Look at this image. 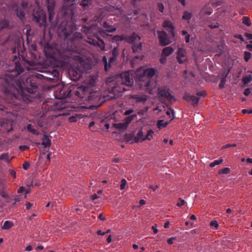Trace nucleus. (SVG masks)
I'll return each mask as SVG.
<instances>
[{"mask_svg":"<svg viewBox=\"0 0 252 252\" xmlns=\"http://www.w3.org/2000/svg\"><path fill=\"white\" fill-rule=\"evenodd\" d=\"M20 58L16 55L13 56L12 64L14 68L10 71L4 74V78H0V86L4 88V92L12 94L17 99L22 100L29 103L32 101V94L37 91L38 86L40 84V80L45 79L52 80L58 79L59 72L57 69L49 67L44 68L40 71L41 73H35L28 77L23 84L16 78L17 76L24 71V67L19 63Z\"/></svg>","mask_w":252,"mask_h":252,"instance_id":"1","label":"nucleus"},{"mask_svg":"<svg viewBox=\"0 0 252 252\" xmlns=\"http://www.w3.org/2000/svg\"><path fill=\"white\" fill-rule=\"evenodd\" d=\"M133 83V77L129 71L121 73L112 82L108 91L111 95L107 99H111L119 97L122 93L129 90Z\"/></svg>","mask_w":252,"mask_h":252,"instance_id":"2","label":"nucleus"},{"mask_svg":"<svg viewBox=\"0 0 252 252\" xmlns=\"http://www.w3.org/2000/svg\"><path fill=\"white\" fill-rule=\"evenodd\" d=\"M102 26L104 28L107 29L106 30H100L98 31L97 33L94 35L93 37L88 36L87 42L91 45H93L95 47H98L101 51H104L105 48V44L104 41L99 38L98 34L102 37H104V34H106L107 32L112 33L116 31V27H113V26L109 25L107 22H104L103 23Z\"/></svg>","mask_w":252,"mask_h":252,"instance_id":"3","label":"nucleus"},{"mask_svg":"<svg viewBox=\"0 0 252 252\" xmlns=\"http://www.w3.org/2000/svg\"><path fill=\"white\" fill-rule=\"evenodd\" d=\"M155 71L154 68H151L146 69L143 73V75L139 77V81L141 82L140 85L147 88L149 87L151 78L154 76Z\"/></svg>","mask_w":252,"mask_h":252,"instance_id":"4","label":"nucleus"},{"mask_svg":"<svg viewBox=\"0 0 252 252\" xmlns=\"http://www.w3.org/2000/svg\"><path fill=\"white\" fill-rule=\"evenodd\" d=\"M112 57L110 58L109 63H107V59L105 56L102 57V62L104 64V69L106 71H107L111 66V63H113L119 54V50L118 47H115L113 49L111 52Z\"/></svg>","mask_w":252,"mask_h":252,"instance_id":"5","label":"nucleus"},{"mask_svg":"<svg viewBox=\"0 0 252 252\" xmlns=\"http://www.w3.org/2000/svg\"><path fill=\"white\" fill-rule=\"evenodd\" d=\"M32 20L39 25V26H45L46 24V16L45 13L40 9L34 11Z\"/></svg>","mask_w":252,"mask_h":252,"instance_id":"6","label":"nucleus"},{"mask_svg":"<svg viewBox=\"0 0 252 252\" xmlns=\"http://www.w3.org/2000/svg\"><path fill=\"white\" fill-rule=\"evenodd\" d=\"M158 94L159 98H164L168 101H171L173 99L176 100L174 97L171 94V91L167 86H161L158 87Z\"/></svg>","mask_w":252,"mask_h":252,"instance_id":"7","label":"nucleus"},{"mask_svg":"<svg viewBox=\"0 0 252 252\" xmlns=\"http://www.w3.org/2000/svg\"><path fill=\"white\" fill-rule=\"evenodd\" d=\"M72 57L70 51L64 52L59 51L58 56L55 58L57 62H60L62 64L70 63Z\"/></svg>","mask_w":252,"mask_h":252,"instance_id":"8","label":"nucleus"},{"mask_svg":"<svg viewBox=\"0 0 252 252\" xmlns=\"http://www.w3.org/2000/svg\"><path fill=\"white\" fill-rule=\"evenodd\" d=\"M159 43L161 46H166L172 42V36H168L164 31H157Z\"/></svg>","mask_w":252,"mask_h":252,"instance_id":"9","label":"nucleus"},{"mask_svg":"<svg viewBox=\"0 0 252 252\" xmlns=\"http://www.w3.org/2000/svg\"><path fill=\"white\" fill-rule=\"evenodd\" d=\"M71 96V91L67 87H63L60 91H57L56 92V97L60 99L70 97Z\"/></svg>","mask_w":252,"mask_h":252,"instance_id":"10","label":"nucleus"},{"mask_svg":"<svg viewBox=\"0 0 252 252\" xmlns=\"http://www.w3.org/2000/svg\"><path fill=\"white\" fill-rule=\"evenodd\" d=\"M47 8L49 15V20L51 21L55 15L54 9L55 6V0H46Z\"/></svg>","mask_w":252,"mask_h":252,"instance_id":"11","label":"nucleus"},{"mask_svg":"<svg viewBox=\"0 0 252 252\" xmlns=\"http://www.w3.org/2000/svg\"><path fill=\"white\" fill-rule=\"evenodd\" d=\"M176 58L178 63L180 64L184 63L188 61V58L186 56V52L181 48L178 49Z\"/></svg>","mask_w":252,"mask_h":252,"instance_id":"12","label":"nucleus"},{"mask_svg":"<svg viewBox=\"0 0 252 252\" xmlns=\"http://www.w3.org/2000/svg\"><path fill=\"white\" fill-rule=\"evenodd\" d=\"M183 99L190 103L193 106L197 105L199 100V97H197L193 95H190L189 94L186 93L184 96Z\"/></svg>","mask_w":252,"mask_h":252,"instance_id":"13","label":"nucleus"},{"mask_svg":"<svg viewBox=\"0 0 252 252\" xmlns=\"http://www.w3.org/2000/svg\"><path fill=\"white\" fill-rule=\"evenodd\" d=\"M140 37L134 32H133L130 35H125V41L128 43H132L133 44L137 41H140Z\"/></svg>","mask_w":252,"mask_h":252,"instance_id":"14","label":"nucleus"},{"mask_svg":"<svg viewBox=\"0 0 252 252\" xmlns=\"http://www.w3.org/2000/svg\"><path fill=\"white\" fill-rule=\"evenodd\" d=\"M136 103H145L148 100V96L145 94H134L131 97Z\"/></svg>","mask_w":252,"mask_h":252,"instance_id":"15","label":"nucleus"},{"mask_svg":"<svg viewBox=\"0 0 252 252\" xmlns=\"http://www.w3.org/2000/svg\"><path fill=\"white\" fill-rule=\"evenodd\" d=\"M162 26L164 28H168V32L172 35V37L174 36V27L173 26L172 23L168 20L164 21L162 23Z\"/></svg>","mask_w":252,"mask_h":252,"instance_id":"16","label":"nucleus"},{"mask_svg":"<svg viewBox=\"0 0 252 252\" xmlns=\"http://www.w3.org/2000/svg\"><path fill=\"white\" fill-rule=\"evenodd\" d=\"M42 145H43L45 148H49L50 147L51 142V140L49 138V136L46 134H44L42 138Z\"/></svg>","mask_w":252,"mask_h":252,"instance_id":"17","label":"nucleus"},{"mask_svg":"<svg viewBox=\"0 0 252 252\" xmlns=\"http://www.w3.org/2000/svg\"><path fill=\"white\" fill-rule=\"evenodd\" d=\"M174 52L173 49L171 47H166L162 50L161 54L163 56L167 57L172 54Z\"/></svg>","mask_w":252,"mask_h":252,"instance_id":"18","label":"nucleus"},{"mask_svg":"<svg viewBox=\"0 0 252 252\" xmlns=\"http://www.w3.org/2000/svg\"><path fill=\"white\" fill-rule=\"evenodd\" d=\"M70 75L72 76V79L73 80H77L80 77V74L74 69H70L69 71Z\"/></svg>","mask_w":252,"mask_h":252,"instance_id":"19","label":"nucleus"},{"mask_svg":"<svg viewBox=\"0 0 252 252\" xmlns=\"http://www.w3.org/2000/svg\"><path fill=\"white\" fill-rule=\"evenodd\" d=\"M142 48V43L141 42H139L138 43H135L132 46V50L134 53L141 50Z\"/></svg>","mask_w":252,"mask_h":252,"instance_id":"20","label":"nucleus"},{"mask_svg":"<svg viewBox=\"0 0 252 252\" xmlns=\"http://www.w3.org/2000/svg\"><path fill=\"white\" fill-rule=\"evenodd\" d=\"M17 16L21 20L23 21L25 19V12L21 8H17L16 10Z\"/></svg>","mask_w":252,"mask_h":252,"instance_id":"21","label":"nucleus"},{"mask_svg":"<svg viewBox=\"0 0 252 252\" xmlns=\"http://www.w3.org/2000/svg\"><path fill=\"white\" fill-rule=\"evenodd\" d=\"M145 140V137H144L143 133L142 130H140L138 132L136 136L134 137V141L136 142L139 141H142Z\"/></svg>","mask_w":252,"mask_h":252,"instance_id":"22","label":"nucleus"},{"mask_svg":"<svg viewBox=\"0 0 252 252\" xmlns=\"http://www.w3.org/2000/svg\"><path fill=\"white\" fill-rule=\"evenodd\" d=\"M0 28L1 29L4 28H9V23L7 19H4L0 20Z\"/></svg>","mask_w":252,"mask_h":252,"instance_id":"23","label":"nucleus"},{"mask_svg":"<svg viewBox=\"0 0 252 252\" xmlns=\"http://www.w3.org/2000/svg\"><path fill=\"white\" fill-rule=\"evenodd\" d=\"M27 130L32 133L33 134L38 135L39 134V132L34 128H33L32 126V124H28L27 126Z\"/></svg>","mask_w":252,"mask_h":252,"instance_id":"24","label":"nucleus"},{"mask_svg":"<svg viewBox=\"0 0 252 252\" xmlns=\"http://www.w3.org/2000/svg\"><path fill=\"white\" fill-rule=\"evenodd\" d=\"M13 226V223L8 220H6L4 221L3 225H2L1 228L2 229H5L7 230L10 229L11 227H12Z\"/></svg>","mask_w":252,"mask_h":252,"instance_id":"25","label":"nucleus"},{"mask_svg":"<svg viewBox=\"0 0 252 252\" xmlns=\"http://www.w3.org/2000/svg\"><path fill=\"white\" fill-rule=\"evenodd\" d=\"M192 17V14L190 12H189L187 11H185L184 12L183 15L182 16V19L185 20L189 21Z\"/></svg>","mask_w":252,"mask_h":252,"instance_id":"26","label":"nucleus"},{"mask_svg":"<svg viewBox=\"0 0 252 252\" xmlns=\"http://www.w3.org/2000/svg\"><path fill=\"white\" fill-rule=\"evenodd\" d=\"M227 76V74H223L222 75V77H221L220 81V83L219 84V88L220 89H222L224 88V85L225 84V82L226 81V77Z\"/></svg>","mask_w":252,"mask_h":252,"instance_id":"27","label":"nucleus"},{"mask_svg":"<svg viewBox=\"0 0 252 252\" xmlns=\"http://www.w3.org/2000/svg\"><path fill=\"white\" fill-rule=\"evenodd\" d=\"M137 117L136 114L132 115L126 117L124 120V122L127 126L135 118Z\"/></svg>","mask_w":252,"mask_h":252,"instance_id":"28","label":"nucleus"},{"mask_svg":"<svg viewBox=\"0 0 252 252\" xmlns=\"http://www.w3.org/2000/svg\"><path fill=\"white\" fill-rule=\"evenodd\" d=\"M92 1L93 0H82L80 3V5L84 8H85L91 4Z\"/></svg>","mask_w":252,"mask_h":252,"instance_id":"29","label":"nucleus"},{"mask_svg":"<svg viewBox=\"0 0 252 252\" xmlns=\"http://www.w3.org/2000/svg\"><path fill=\"white\" fill-rule=\"evenodd\" d=\"M127 126H128L126 124L125 122L115 124V127L119 129H126Z\"/></svg>","mask_w":252,"mask_h":252,"instance_id":"30","label":"nucleus"},{"mask_svg":"<svg viewBox=\"0 0 252 252\" xmlns=\"http://www.w3.org/2000/svg\"><path fill=\"white\" fill-rule=\"evenodd\" d=\"M168 124L167 122H164L163 120H159L158 122L157 126L159 128L166 127Z\"/></svg>","mask_w":252,"mask_h":252,"instance_id":"31","label":"nucleus"},{"mask_svg":"<svg viewBox=\"0 0 252 252\" xmlns=\"http://www.w3.org/2000/svg\"><path fill=\"white\" fill-rule=\"evenodd\" d=\"M113 39L115 41H125V35L122 34L121 35H116L113 36Z\"/></svg>","mask_w":252,"mask_h":252,"instance_id":"32","label":"nucleus"},{"mask_svg":"<svg viewBox=\"0 0 252 252\" xmlns=\"http://www.w3.org/2000/svg\"><path fill=\"white\" fill-rule=\"evenodd\" d=\"M242 23L249 27L251 25L252 23L250 21V18L248 17L244 16L242 19Z\"/></svg>","mask_w":252,"mask_h":252,"instance_id":"33","label":"nucleus"},{"mask_svg":"<svg viewBox=\"0 0 252 252\" xmlns=\"http://www.w3.org/2000/svg\"><path fill=\"white\" fill-rule=\"evenodd\" d=\"M93 26H83L82 28V31L85 32L86 34H88L92 30Z\"/></svg>","mask_w":252,"mask_h":252,"instance_id":"34","label":"nucleus"},{"mask_svg":"<svg viewBox=\"0 0 252 252\" xmlns=\"http://www.w3.org/2000/svg\"><path fill=\"white\" fill-rule=\"evenodd\" d=\"M252 79V76L251 75H249L246 76H244L243 78L242 81L244 84H246L249 83L251 81Z\"/></svg>","mask_w":252,"mask_h":252,"instance_id":"35","label":"nucleus"},{"mask_svg":"<svg viewBox=\"0 0 252 252\" xmlns=\"http://www.w3.org/2000/svg\"><path fill=\"white\" fill-rule=\"evenodd\" d=\"M0 159H4L8 163H9L10 161V160L9 159V155L8 153H3L1 154L0 156Z\"/></svg>","mask_w":252,"mask_h":252,"instance_id":"36","label":"nucleus"},{"mask_svg":"<svg viewBox=\"0 0 252 252\" xmlns=\"http://www.w3.org/2000/svg\"><path fill=\"white\" fill-rule=\"evenodd\" d=\"M252 57L251 53L247 51H245L244 53V59L245 62H247L249 61Z\"/></svg>","mask_w":252,"mask_h":252,"instance_id":"37","label":"nucleus"},{"mask_svg":"<svg viewBox=\"0 0 252 252\" xmlns=\"http://www.w3.org/2000/svg\"><path fill=\"white\" fill-rule=\"evenodd\" d=\"M154 132L152 129L148 130L147 135L145 137V140L146 139L150 140L153 137V134H154Z\"/></svg>","mask_w":252,"mask_h":252,"instance_id":"38","label":"nucleus"},{"mask_svg":"<svg viewBox=\"0 0 252 252\" xmlns=\"http://www.w3.org/2000/svg\"><path fill=\"white\" fill-rule=\"evenodd\" d=\"M223 161L222 159H219L218 160H215L213 162H211L210 164V166L211 167H213L216 165H219Z\"/></svg>","mask_w":252,"mask_h":252,"instance_id":"39","label":"nucleus"},{"mask_svg":"<svg viewBox=\"0 0 252 252\" xmlns=\"http://www.w3.org/2000/svg\"><path fill=\"white\" fill-rule=\"evenodd\" d=\"M230 173V169L227 167H225L220 170L219 172V174H228Z\"/></svg>","mask_w":252,"mask_h":252,"instance_id":"40","label":"nucleus"},{"mask_svg":"<svg viewBox=\"0 0 252 252\" xmlns=\"http://www.w3.org/2000/svg\"><path fill=\"white\" fill-rule=\"evenodd\" d=\"M126 181L124 179H123L121 181V185H120V189L123 190V189H124L125 188V186L126 184Z\"/></svg>","mask_w":252,"mask_h":252,"instance_id":"41","label":"nucleus"},{"mask_svg":"<svg viewBox=\"0 0 252 252\" xmlns=\"http://www.w3.org/2000/svg\"><path fill=\"white\" fill-rule=\"evenodd\" d=\"M186 201L184 199H182L181 198L179 199V201L177 202L176 205L178 207H181L185 205Z\"/></svg>","mask_w":252,"mask_h":252,"instance_id":"42","label":"nucleus"},{"mask_svg":"<svg viewBox=\"0 0 252 252\" xmlns=\"http://www.w3.org/2000/svg\"><path fill=\"white\" fill-rule=\"evenodd\" d=\"M158 8L159 11H160L161 13H162L164 8L163 4L162 3H158Z\"/></svg>","mask_w":252,"mask_h":252,"instance_id":"43","label":"nucleus"},{"mask_svg":"<svg viewBox=\"0 0 252 252\" xmlns=\"http://www.w3.org/2000/svg\"><path fill=\"white\" fill-rule=\"evenodd\" d=\"M210 224L212 226H214L215 227V228H216V229L218 228V227L219 226V225H218L217 221L214 220H212L210 222Z\"/></svg>","mask_w":252,"mask_h":252,"instance_id":"44","label":"nucleus"},{"mask_svg":"<svg viewBox=\"0 0 252 252\" xmlns=\"http://www.w3.org/2000/svg\"><path fill=\"white\" fill-rule=\"evenodd\" d=\"M166 62V57L163 56L162 55H161V58L160 59V63L161 64H165Z\"/></svg>","mask_w":252,"mask_h":252,"instance_id":"45","label":"nucleus"},{"mask_svg":"<svg viewBox=\"0 0 252 252\" xmlns=\"http://www.w3.org/2000/svg\"><path fill=\"white\" fill-rule=\"evenodd\" d=\"M236 146V144H226L225 145L223 146L222 148V149H227V148H228L229 147H235Z\"/></svg>","mask_w":252,"mask_h":252,"instance_id":"46","label":"nucleus"},{"mask_svg":"<svg viewBox=\"0 0 252 252\" xmlns=\"http://www.w3.org/2000/svg\"><path fill=\"white\" fill-rule=\"evenodd\" d=\"M242 112L243 114H252V109H243Z\"/></svg>","mask_w":252,"mask_h":252,"instance_id":"47","label":"nucleus"},{"mask_svg":"<svg viewBox=\"0 0 252 252\" xmlns=\"http://www.w3.org/2000/svg\"><path fill=\"white\" fill-rule=\"evenodd\" d=\"M234 37L237 39H240L241 41H244V38L243 36L241 34H236L234 35Z\"/></svg>","mask_w":252,"mask_h":252,"instance_id":"48","label":"nucleus"},{"mask_svg":"<svg viewBox=\"0 0 252 252\" xmlns=\"http://www.w3.org/2000/svg\"><path fill=\"white\" fill-rule=\"evenodd\" d=\"M30 167V164L28 162H25L23 164V168L24 170H27Z\"/></svg>","mask_w":252,"mask_h":252,"instance_id":"49","label":"nucleus"},{"mask_svg":"<svg viewBox=\"0 0 252 252\" xmlns=\"http://www.w3.org/2000/svg\"><path fill=\"white\" fill-rule=\"evenodd\" d=\"M19 148L21 151H24L26 149H29V147L27 145H21L19 146Z\"/></svg>","mask_w":252,"mask_h":252,"instance_id":"50","label":"nucleus"},{"mask_svg":"<svg viewBox=\"0 0 252 252\" xmlns=\"http://www.w3.org/2000/svg\"><path fill=\"white\" fill-rule=\"evenodd\" d=\"M251 93V89L247 88L245 90L244 94L246 96H248Z\"/></svg>","mask_w":252,"mask_h":252,"instance_id":"51","label":"nucleus"},{"mask_svg":"<svg viewBox=\"0 0 252 252\" xmlns=\"http://www.w3.org/2000/svg\"><path fill=\"white\" fill-rule=\"evenodd\" d=\"M133 111H134L133 109H130L129 110H126L124 113V115L126 116L129 115L130 114H131Z\"/></svg>","mask_w":252,"mask_h":252,"instance_id":"52","label":"nucleus"},{"mask_svg":"<svg viewBox=\"0 0 252 252\" xmlns=\"http://www.w3.org/2000/svg\"><path fill=\"white\" fill-rule=\"evenodd\" d=\"M25 206H26V209L29 210L30 209L31 207L32 206V204H31L29 202H27L25 204Z\"/></svg>","mask_w":252,"mask_h":252,"instance_id":"53","label":"nucleus"},{"mask_svg":"<svg viewBox=\"0 0 252 252\" xmlns=\"http://www.w3.org/2000/svg\"><path fill=\"white\" fill-rule=\"evenodd\" d=\"M9 172L10 174H11V175L14 178H16V173L14 170H13L12 169H10L9 170Z\"/></svg>","mask_w":252,"mask_h":252,"instance_id":"54","label":"nucleus"},{"mask_svg":"<svg viewBox=\"0 0 252 252\" xmlns=\"http://www.w3.org/2000/svg\"><path fill=\"white\" fill-rule=\"evenodd\" d=\"M175 239H176L175 237H172V238H169L167 240L168 244H169V245L172 244L173 243V240H175Z\"/></svg>","mask_w":252,"mask_h":252,"instance_id":"55","label":"nucleus"},{"mask_svg":"<svg viewBox=\"0 0 252 252\" xmlns=\"http://www.w3.org/2000/svg\"><path fill=\"white\" fill-rule=\"evenodd\" d=\"M196 95L198 96H205L206 95L205 92L201 91L197 93Z\"/></svg>","mask_w":252,"mask_h":252,"instance_id":"56","label":"nucleus"},{"mask_svg":"<svg viewBox=\"0 0 252 252\" xmlns=\"http://www.w3.org/2000/svg\"><path fill=\"white\" fill-rule=\"evenodd\" d=\"M94 124H95V123H94V121L91 122L90 123V124H89V128H90L92 131H93V130H94H94H96V129H94V128L93 129H91V128H92V127H93V126H94Z\"/></svg>","mask_w":252,"mask_h":252,"instance_id":"57","label":"nucleus"},{"mask_svg":"<svg viewBox=\"0 0 252 252\" xmlns=\"http://www.w3.org/2000/svg\"><path fill=\"white\" fill-rule=\"evenodd\" d=\"M245 36H246L249 39H252V33L246 32L245 33Z\"/></svg>","mask_w":252,"mask_h":252,"instance_id":"58","label":"nucleus"},{"mask_svg":"<svg viewBox=\"0 0 252 252\" xmlns=\"http://www.w3.org/2000/svg\"><path fill=\"white\" fill-rule=\"evenodd\" d=\"M185 39L186 42L189 43V42L190 39V35L188 34L186 35H185Z\"/></svg>","mask_w":252,"mask_h":252,"instance_id":"59","label":"nucleus"},{"mask_svg":"<svg viewBox=\"0 0 252 252\" xmlns=\"http://www.w3.org/2000/svg\"><path fill=\"white\" fill-rule=\"evenodd\" d=\"M25 190V188L24 187H20V188L18 189V193H22L23 192H24Z\"/></svg>","mask_w":252,"mask_h":252,"instance_id":"60","label":"nucleus"},{"mask_svg":"<svg viewBox=\"0 0 252 252\" xmlns=\"http://www.w3.org/2000/svg\"><path fill=\"white\" fill-rule=\"evenodd\" d=\"M152 230H153L155 234H156L158 233V229L156 228V226H152Z\"/></svg>","mask_w":252,"mask_h":252,"instance_id":"61","label":"nucleus"},{"mask_svg":"<svg viewBox=\"0 0 252 252\" xmlns=\"http://www.w3.org/2000/svg\"><path fill=\"white\" fill-rule=\"evenodd\" d=\"M149 188L152 189L154 191H155L156 189L159 188V187L158 185H156V186H150Z\"/></svg>","mask_w":252,"mask_h":252,"instance_id":"62","label":"nucleus"},{"mask_svg":"<svg viewBox=\"0 0 252 252\" xmlns=\"http://www.w3.org/2000/svg\"><path fill=\"white\" fill-rule=\"evenodd\" d=\"M246 48L250 51H252V44H247L246 45Z\"/></svg>","mask_w":252,"mask_h":252,"instance_id":"63","label":"nucleus"},{"mask_svg":"<svg viewBox=\"0 0 252 252\" xmlns=\"http://www.w3.org/2000/svg\"><path fill=\"white\" fill-rule=\"evenodd\" d=\"M97 234L99 235L103 236L105 234L104 232H102L101 230H99L97 231Z\"/></svg>","mask_w":252,"mask_h":252,"instance_id":"64","label":"nucleus"}]
</instances>
